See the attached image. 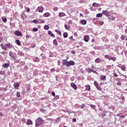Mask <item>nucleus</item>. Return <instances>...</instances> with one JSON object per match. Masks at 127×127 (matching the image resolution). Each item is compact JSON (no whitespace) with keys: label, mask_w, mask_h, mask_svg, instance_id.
Wrapping results in <instances>:
<instances>
[{"label":"nucleus","mask_w":127,"mask_h":127,"mask_svg":"<svg viewBox=\"0 0 127 127\" xmlns=\"http://www.w3.org/2000/svg\"><path fill=\"white\" fill-rule=\"evenodd\" d=\"M45 122L41 119V117H39L36 120V126L38 127V126H41L43 125Z\"/></svg>","instance_id":"f257e3e1"},{"label":"nucleus","mask_w":127,"mask_h":127,"mask_svg":"<svg viewBox=\"0 0 127 127\" xmlns=\"http://www.w3.org/2000/svg\"><path fill=\"white\" fill-rule=\"evenodd\" d=\"M122 48L121 46H117L116 47V52L118 54L119 53H121V54H124V51L122 50Z\"/></svg>","instance_id":"f03ea898"},{"label":"nucleus","mask_w":127,"mask_h":127,"mask_svg":"<svg viewBox=\"0 0 127 127\" xmlns=\"http://www.w3.org/2000/svg\"><path fill=\"white\" fill-rule=\"evenodd\" d=\"M9 56H10L11 57V59L13 61V60H15L16 58V54H14L13 53H12V52H10L9 53Z\"/></svg>","instance_id":"7ed1b4c3"},{"label":"nucleus","mask_w":127,"mask_h":127,"mask_svg":"<svg viewBox=\"0 0 127 127\" xmlns=\"http://www.w3.org/2000/svg\"><path fill=\"white\" fill-rule=\"evenodd\" d=\"M76 63H74L73 61H70L69 62H67V63L66 64V67H70V66H74Z\"/></svg>","instance_id":"20e7f679"},{"label":"nucleus","mask_w":127,"mask_h":127,"mask_svg":"<svg viewBox=\"0 0 127 127\" xmlns=\"http://www.w3.org/2000/svg\"><path fill=\"white\" fill-rule=\"evenodd\" d=\"M94 85V86H95L96 88H97V90H99V91H102V88H101V86L99 85V83H98V82L95 81Z\"/></svg>","instance_id":"39448f33"},{"label":"nucleus","mask_w":127,"mask_h":127,"mask_svg":"<svg viewBox=\"0 0 127 127\" xmlns=\"http://www.w3.org/2000/svg\"><path fill=\"white\" fill-rule=\"evenodd\" d=\"M102 13L106 16H110V15H111V13H110V11L107 10H103Z\"/></svg>","instance_id":"423d86ee"},{"label":"nucleus","mask_w":127,"mask_h":127,"mask_svg":"<svg viewBox=\"0 0 127 127\" xmlns=\"http://www.w3.org/2000/svg\"><path fill=\"white\" fill-rule=\"evenodd\" d=\"M14 34L16 35V36H22V34H21V32L18 31V30H16L14 32Z\"/></svg>","instance_id":"0eeeda50"},{"label":"nucleus","mask_w":127,"mask_h":127,"mask_svg":"<svg viewBox=\"0 0 127 127\" xmlns=\"http://www.w3.org/2000/svg\"><path fill=\"white\" fill-rule=\"evenodd\" d=\"M20 86V83L19 82H14L13 84V87L14 89L18 90V87Z\"/></svg>","instance_id":"6e6552de"},{"label":"nucleus","mask_w":127,"mask_h":127,"mask_svg":"<svg viewBox=\"0 0 127 127\" xmlns=\"http://www.w3.org/2000/svg\"><path fill=\"white\" fill-rule=\"evenodd\" d=\"M70 86L72 87V88H73V89H74V90H77L78 89V87H77L76 84L73 82L70 83Z\"/></svg>","instance_id":"1a4fd4ad"},{"label":"nucleus","mask_w":127,"mask_h":127,"mask_svg":"<svg viewBox=\"0 0 127 127\" xmlns=\"http://www.w3.org/2000/svg\"><path fill=\"white\" fill-rule=\"evenodd\" d=\"M36 11H38V12H42L43 11V7L39 6L36 9Z\"/></svg>","instance_id":"9d476101"},{"label":"nucleus","mask_w":127,"mask_h":127,"mask_svg":"<svg viewBox=\"0 0 127 127\" xmlns=\"http://www.w3.org/2000/svg\"><path fill=\"white\" fill-rule=\"evenodd\" d=\"M85 71L87 73H92L93 72V69L90 68V67H86L85 68Z\"/></svg>","instance_id":"9b49d317"},{"label":"nucleus","mask_w":127,"mask_h":127,"mask_svg":"<svg viewBox=\"0 0 127 127\" xmlns=\"http://www.w3.org/2000/svg\"><path fill=\"white\" fill-rule=\"evenodd\" d=\"M5 46L6 49H7V48L8 49H11V48H12V45H11V44H6Z\"/></svg>","instance_id":"f8f14e48"},{"label":"nucleus","mask_w":127,"mask_h":127,"mask_svg":"<svg viewBox=\"0 0 127 127\" xmlns=\"http://www.w3.org/2000/svg\"><path fill=\"white\" fill-rule=\"evenodd\" d=\"M84 40L85 42H88L90 40V37L88 35H85L84 37Z\"/></svg>","instance_id":"ddd939ff"},{"label":"nucleus","mask_w":127,"mask_h":127,"mask_svg":"<svg viewBox=\"0 0 127 127\" xmlns=\"http://www.w3.org/2000/svg\"><path fill=\"white\" fill-rule=\"evenodd\" d=\"M80 23H81V24H83V25H85L87 24V21L85 19L81 20L79 21Z\"/></svg>","instance_id":"4468645a"},{"label":"nucleus","mask_w":127,"mask_h":127,"mask_svg":"<svg viewBox=\"0 0 127 127\" xmlns=\"http://www.w3.org/2000/svg\"><path fill=\"white\" fill-rule=\"evenodd\" d=\"M2 67L3 68H8V67H9V64L5 63L2 64Z\"/></svg>","instance_id":"2eb2a0df"},{"label":"nucleus","mask_w":127,"mask_h":127,"mask_svg":"<svg viewBox=\"0 0 127 127\" xmlns=\"http://www.w3.org/2000/svg\"><path fill=\"white\" fill-rule=\"evenodd\" d=\"M63 65H64L65 66H67V63H68V62L66 60H63L62 62Z\"/></svg>","instance_id":"dca6fc26"},{"label":"nucleus","mask_w":127,"mask_h":127,"mask_svg":"<svg viewBox=\"0 0 127 127\" xmlns=\"http://www.w3.org/2000/svg\"><path fill=\"white\" fill-rule=\"evenodd\" d=\"M120 68H121L122 71H126V65L125 64L120 65Z\"/></svg>","instance_id":"f3484780"},{"label":"nucleus","mask_w":127,"mask_h":127,"mask_svg":"<svg viewBox=\"0 0 127 127\" xmlns=\"http://www.w3.org/2000/svg\"><path fill=\"white\" fill-rule=\"evenodd\" d=\"M48 33L49 35H50L52 37H55V35H54L51 31H49Z\"/></svg>","instance_id":"a211bd4d"},{"label":"nucleus","mask_w":127,"mask_h":127,"mask_svg":"<svg viewBox=\"0 0 127 127\" xmlns=\"http://www.w3.org/2000/svg\"><path fill=\"white\" fill-rule=\"evenodd\" d=\"M106 78H107L106 75H102L100 76V79L102 80V81H106Z\"/></svg>","instance_id":"6ab92c4d"},{"label":"nucleus","mask_w":127,"mask_h":127,"mask_svg":"<svg viewBox=\"0 0 127 127\" xmlns=\"http://www.w3.org/2000/svg\"><path fill=\"white\" fill-rule=\"evenodd\" d=\"M85 88L86 91H90V90H91V86L89 85H85Z\"/></svg>","instance_id":"aec40b11"},{"label":"nucleus","mask_w":127,"mask_h":127,"mask_svg":"<svg viewBox=\"0 0 127 127\" xmlns=\"http://www.w3.org/2000/svg\"><path fill=\"white\" fill-rule=\"evenodd\" d=\"M66 14L64 12H60L59 14V17H63V16H65Z\"/></svg>","instance_id":"412c9836"},{"label":"nucleus","mask_w":127,"mask_h":127,"mask_svg":"<svg viewBox=\"0 0 127 127\" xmlns=\"http://www.w3.org/2000/svg\"><path fill=\"white\" fill-rule=\"evenodd\" d=\"M108 113V111H103V112L102 113V116L103 118H104V117H106L107 116V113Z\"/></svg>","instance_id":"4be33fe9"},{"label":"nucleus","mask_w":127,"mask_h":127,"mask_svg":"<svg viewBox=\"0 0 127 127\" xmlns=\"http://www.w3.org/2000/svg\"><path fill=\"white\" fill-rule=\"evenodd\" d=\"M108 19H109L110 22H111V21H114V20L116 19V18L113 16L108 17Z\"/></svg>","instance_id":"5701e85b"},{"label":"nucleus","mask_w":127,"mask_h":127,"mask_svg":"<svg viewBox=\"0 0 127 127\" xmlns=\"http://www.w3.org/2000/svg\"><path fill=\"white\" fill-rule=\"evenodd\" d=\"M43 16L44 17H48V16H50V13H49V12L45 13Z\"/></svg>","instance_id":"b1692460"},{"label":"nucleus","mask_w":127,"mask_h":127,"mask_svg":"<svg viewBox=\"0 0 127 127\" xmlns=\"http://www.w3.org/2000/svg\"><path fill=\"white\" fill-rule=\"evenodd\" d=\"M95 63L99 64L101 62V59L99 58H97L95 60Z\"/></svg>","instance_id":"393cba45"},{"label":"nucleus","mask_w":127,"mask_h":127,"mask_svg":"<svg viewBox=\"0 0 127 127\" xmlns=\"http://www.w3.org/2000/svg\"><path fill=\"white\" fill-rule=\"evenodd\" d=\"M53 44L54 45H55V46H57V45H58V42H57V40L55 39L53 41Z\"/></svg>","instance_id":"a878e982"},{"label":"nucleus","mask_w":127,"mask_h":127,"mask_svg":"<svg viewBox=\"0 0 127 127\" xmlns=\"http://www.w3.org/2000/svg\"><path fill=\"white\" fill-rule=\"evenodd\" d=\"M112 60V61H116V60H117V58L115 57H111L110 59H109V61Z\"/></svg>","instance_id":"bb28decb"},{"label":"nucleus","mask_w":127,"mask_h":127,"mask_svg":"<svg viewBox=\"0 0 127 127\" xmlns=\"http://www.w3.org/2000/svg\"><path fill=\"white\" fill-rule=\"evenodd\" d=\"M26 124L28 125H32V121L30 120H28L27 122H26Z\"/></svg>","instance_id":"cd10ccee"},{"label":"nucleus","mask_w":127,"mask_h":127,"mask_svg":"<svg viewBox=\"0 0 127 127\" xmlns=\"http://www.w3.org/2000/svg\"><path fill=\"white\" fill-rule=\"evenodd\" d=\"M1 19L3 21V22H6V17L3 16L1 17Z\"/></svg>","instance_id":"c85d7f7f"},{"label":"nucleus","mask_w":127,"mask_h":127,"mask_svg":"<svg viewBox=\"0 0 127 127\" xmlns=\"http://www.w3.org/2000/svg\"><path fill=\"white\" fill-rule=\"evenodd\" d=\"M64 27L67 30H69V29H70V26L67 24H64Z\"/></svg>","instance_id":"c756f323"},{"label":"nucleus","mask_w":127,"mask_h":127,"mask_svg":"<svg viewBox=\"0 0 127 127\" xmlns=\"http://www.w3.org/2000/svg\"><path fill=\"white\" fill-rule=\"evenodd\" d=\"M63 36L64 38H67V37H68V33L67 32L64 33Z\"/></svg>","instance_id":"7c9ffc66"},{"label":"nucleus","mask_w":127,"mask_h":127,"mask_svg":"<svg viewBox=\"0 0 127 127\" xmlns=\"http://www.w3.org/2000/svg\"><path fill=\"white\" fill-rule=\"evenodd\" d=\"M90 106L91 107V109H94L95 110V111H96V106L93 104H91V105H90Z\"/></svg>","instance_id":"2f4dec72"},{"label":"nucleus","mask_w":127,"mask_h":127,"mask_svg":"<svg viewBox=\"0 0 127 127\" xmlns=\"http://www.w3.org/2000/svg\"><path fill=\"white\" fill-rule=\"evenodd\" d=\"M18 55H19V56H23V55H24V54H23V53L22 52H18Z\"/></svg>","instance_id":"473e14b6"},{"label":"nucleus","mask_w":127,"mask_h":127,"mask_svg":"<svg viewBox=\"0 0 127 127\" xmlns=\"http://www.w3.org/2000/svg\"><path fill=\"white\" fill-rule=\"evenodd\" d=\"M96 16L97 17H102V16H103V13H98L97 14Z\"/></svg>","instance_id":"72a5a7b5"},{"label":"nucleus","mask_w":127,"mask_h":127,"mask_svg":"<svg viewBox=\"0 0 127 127\" xmlns=\"http://www.w3.org/2000/svg\"><path fill=\"white\" fill-rule=\"evenodd\" d=\"M15 42H16L17 45H18V46L20 45V40H16Z\"/></svg>","instance_id":"f704fd0d"},{"label":"nucleus","mask_w":127,"mask_h":127,"mask_svg":"<svg viewBox=\"0 0 127 127\" xmlns=\"http://www.w3.org/2000/svg\"><path fill=\"white\" fill-rule=\"evenodd\" d=\"M105 58H106L107 59H108L109 60H110V59L111 58V56L108 55H106L105 56H104Z\"/></svg>","instance_id":"c9c22d12"},{"label":"nucleus","mask_w":127,"mask_h":127,"mask_svg":"<svg viewBox=\"0 0 127 127\" xmlns=\"http://www.w3.org/2000/svg\"><path fill=\"white\" fill-rule=\"evenodd\" d=\"M44 29H46V30H48L49 29V26L46 25L44 26Z\"/></svg>","instance_id":"e433bc0d"},{"label":"nucleus","mask_w":127,"mask_h":127,"mask_svg":"<svg viewBox=\"0 0 127 127\" xmlns=\"http://www.w3.org/2000/svg\"><path fill=\"white\" fill-rule=\"evenodd\" d=\"M125 38H126V35H123L121 37V39H122V40H125Z\"/></svg>","instance_id":"4c0bfd02"},{"label":"nucleus","mask_w":127,"mask_h":127,"mask_svg":"<svg viewBox=\"0 0 127 127\" xmlns=\"http://www.w3.org/2000/svg\"><path fill=\"white\" fill-rule=\"evenodd\" d=\"M32 31H34V32H36L37 31H38V28H34L32 29Z\"/></svg>","instance_id":"58836bf2"},{"label":"nucleus","mask_w":127,"mask_h":127,"mask_svg":"<svg viewBox=\"0 0 127 127\" xmlns=\"http://www.w3.org/2000/svg\"><path fill=\"white\" fill-rule=\"evenodd\" d=\"M34 62H39V58L36 57L34 60Z\"/></svg>","instance_id":"ea45409f"},{"label":"nucleus","mask_w":127,"mask_h":127,"mask_svg":"<svg viewBox=\"0 0 127 127\" xmlns=\"http://www.w3.org/2000/svg\"><path fill=\"white\" fill-rule=\"evenodd\" d=\"M39 21L40 23H44L45 22V21H44V20L41 19H39Z\"/></svg>","instance_id":"a19ab883"},{"label":"nucleus","mask_w":127,"mask_h":127,"mask_svg":"<svg viewBox=\"0 0 127 127\" xmlns=\"http://www.w3.org/2000/svg\"><path fill=\"white\" fill-rule=\"evenodd\" d=\"M99 4L96 3V2H94L92 4V6H94V7H96V6H99V5H98Z\"/></svg>","instance_id":"79ce46f5"},{"label":"nucleus","mask_w":127,"mask_h":127,"mask_svg":"<svg viewBox=\"0 0 127 127\" xmlns=\"http://www.w3.org/2000/svg\"><path fill=\"white\" fill-rule=\"evenodd\" d=\"M33 22L34 23H35L36 24H37V23H38V20H36V19H34V20H33Z\"/></svg>","instance_id":"37998d69"},{"label":"nucleus","mask_w":127,"mask_h":127,"mask_svg":"<svg viewBox=\"0 0 127 127\" xmlns=\"http://www.w3.org/2000/svg\"><path fill=\"white\" fill-rule=\"evenodd\" d=\"M53 10H55V11H57L58 10V7H54L53 8Z\"/></svg>","instance_id":"c03bdc74"},{"label":"nucleus","mask_w":127,"mask_h":127,"mask_svg":"<svg viewBox=\"0 0 127 127\" xmlns=\"http://www.w3.org/2000/svg\"><path fill=\"white\" fill-rule=\"evenodd\" d=\"M1 49H2V50H7L6 49V46H2Z\"/></svg>","instance_id":"a18cd8bd"},{"label":"nucleus","mask_w":127,"mask_h":127,"mask_svg":"<svg viewBox=\"0 0 127 127\" xmlns=\"http://www.w3.org/2000/svg\"><path fill=\"white\" fill-rule=\"evenodd\" d=\"M16 96H17V97H18V98H19V97H20V93L18 92H17Z\"/></svg>","instance_id":"49530a36"},{"label":"nucleus","mask_w":127,"mask_h":127,"mask_svg":"<svg viewBox=\"0 0 127 127\" xmlns=\"http://www.w3.org/2000/svg\"><path fill=\"white\" fill-rule=\"evenodd\" d=\"M121 99L122 101H125V97L123 95V94H121Z\"/></svg>","instance_id":"de8ad7c7"},{"label":"nucleus","mask_w":127,"mask_h":127,"mask_svg":"<svg viewBox=\"0 0 127 127\" xmlns=\"http://www.w3.org/2000/svg\"><path fill=\"white\" fill-rule=\"evenodd\" d=\"M85 108V104H82L81 106L80 109H84Z\"/></svg>","instance_id":"09e8293b"},{"label":"nucleus","mask_w":127,"mask_h":127,"mask_svg":"<svg viewBox=\"0 0 127 127\" xmlns=\"http://www.w3.org/2000/svg\"><path fill=\"white\" fill-rule=\"evenodd\" d=\"M49 54H50L49 55L50 57H53V54L52 53V52H50Z\"/></svg>","instance_id":"8fccbe9b"},{"label":"nucleus","mask_w":127,"mask_h":127,"mask_svg":"<svg viewBox=\"0 0 127 127\" xmlns=\"http://www.w3.org/2000/svg\"><path fill=\"white\" fill-rule=\"evenodd\" d=\"M73 36L75 37H78V34H77V33L75 32L73 34Z\"/></svg>","instance_id":"3c124183"},{"label":"nucleus","mask_w":127,"mask_h":127,"mask_svg":"<svg viewBox=\"0 0 127 127\" xmlns=\"http://www.w3.org/2000/svg\"><path fill=\"white\" fill-rule=\"evenodd\" d=\"M99 24H100V25H103V24H104V21H100L99 22Z\"/></svg>","instance_id":"603ef678"},{"label":"nucleus","mask_w":127,"mask_h":127,"mask_svg":"<svg viewBox=\"0 0 127 127\" xmlns=\"http://www.w3.org/2000/svg\"><path fill=\"white\" fill-rule=\"evenodd\" d=\"M0 75H4V72L2 71H0Z\"/></svg>","instance_id":"864d4df0"},{"label":"nucleus","mask_w":127,"mask_h":127,"mask_svg":"<svg viewBox=\"0 0 127 127\" xmlns=\"http://www.w3.org/2000/svg\"><path fill=\"white\" fill-rule=\"evenodd\" d=\"M94 48L96 50H98V49H99V47L98 46H95Z\"/></svg>","instance_id":"5fc2aeb1"},{"label":"nucleus","mask_w":127,"mask_h":127,"mask_svg":"<svg viewBox=\"0 0 127 127\" xmlns=\"http://www.w3.org/2000/svg\"><path fill=\"white\" fill-rule=\"evenodd\" d=\"M52 95L53 96V97H55V92H54V91H53L52 92Z\"/></svg>","instance_id":"6e6d98bb"},{"label":"nucleus","mask_w":127,"mask_h":127,"mask_svg":"<svg viewBox=\"0 0 127 127\" xmlns=\"http://www.w3.org/2000/svg\"><path fill=\"white\" fill-rule=\"evenodd\" d=\"M72 122H73V123H76V122H77V120H76V118H73V119H72Z\"/></svg>","instance_id":"4d7b16f0"},{"label":"nucleus","mask_w":127,"mask_h":127,"mask_svg":"<svg viewBox=\"0 0 127 127\" xmlns=\"http://www.w3.org/2000/svg\"><path fill=\"white\" fill-rule=\"evenodd\" d=\"M92 72L94 74H98V72L97 71H96V70H94L93 69H92Z\"/></svg>","instance_id":"13d9d810"},{"label":"nucleus","mask_w":127,"mask_h":127,"mask_svg":"<svg viewBox=\"0 0 127 127\" xmlns=\"http://www.w3.org/2000/svg\"><path fill=\"white\" fill-rule=\"evenodd\" d=\"M118 86H121L122 85V83L118 82H117Z\"/></svg>","instance_id":"bf43d9fd"},{"label":"nucleus","mask_w":127,"mask_h":127,"mask_svg":"<svg viewBox=\"0 0 127 127\" xmlns=\"http://www.w3.org/2000/svg\"><path fill=\"white\" fill-rule=\"evenodd\" d=\"M51 72H55V69H54V68H52V69H51Z\"/></svg>","instance_id":"052dcab7"},{"label":"nucleus","mask_w":127,"mask_h":127,"mask_svg":"<svg viewBox=\"0 0 127 127\" xmlns=\"http://www.w3.org/2000/svg\"><path fill=\"white\" fill-rule=\"evenodd\" d=\"M57 39H58V41H59V42H60V41H61V38H60V37L57 38Z\"/></svg>","instance_id":"680f3d73"},{"label":"nucleus","mask_w":127,"mask_h":127,"mask_svg":"<svg viewBox=\"0 0 127 127\" xmlns=\"http://www.w3.org/2000/svg\"><path fill=\"white\" fill-rule=\"evenodd\" d=\"M91 68L92 69H95V66H94V64H91Z\"/></svg>","instance_id":"e2e57ef3"},{"label":"nucleus","mask_w":127,"mask_h":127,"mask_svg":"<svg viewBox=\"0 0 127 127\" xmlns=\"http://www.w3.org/2000/svg\"><path fill=\"white\" fill-rule=\"evenodd\" d=\"M71 53H72V54H75V53H76V52L74 51H71Z\"/></svg>","instance_id":"0e129e2a"},{"label":"nucleus","mask_w":127,"mask_h":127,"mask_svg":"<svg viewBox=\"0 0 127 127\" xmlns=\"http://www.w3.org/2000/svg\"><path fill=\"white\" fill-rule=\"evenodd\" d=\"M26 11L27 12H29V8H27L26 9Z\"/></svg>","instance_id":"69168bd1"},{"label":"nucleus","mask_w":127,"mask_h":127,"mask_svg":"<svg viewBox=\"0 0 127 127\" xmlns=\"http://www.w3.org/2000/svg\"><path fill=\"white\" fill-rule=\"evenodd\" d=\"M114 77H118V74H117L116 73H115L114 74Z\"/></svg>","instance_id":"338daca9"},{"label":"nucleus","mask_w":127,"mask_h":127,"mask_svg":"<svg viewBox=\"0 0 127 127\" xmlns=\"http://www.w3.org/2000/svg\"><path fill=\"white\" fill-rule=\"evenodd\" d=\"M124 53H125V55L127 56V51L125 50V51H124Z\"/></svg>","instance_id":"774afa93"}]
</instances>
